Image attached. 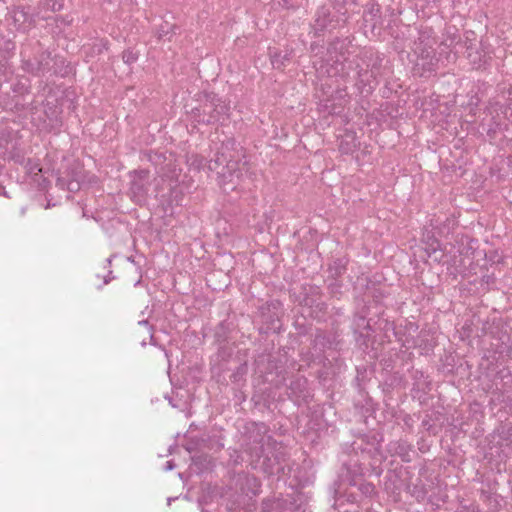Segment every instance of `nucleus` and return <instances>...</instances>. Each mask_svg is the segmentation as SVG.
<instances>
[{"instance_id": "1", "label": "nucleus", "mask_w": 512, "mask_h": 512, "mask_svg": "<svg viewBox=\"0 0 512 512\" xmlns=\"http://www.w3.org/2000/svg\"><path fill=\"white\" fill-rule=\"evenodd\" d=\"M147 176H148V174L145 171L133 172V174H132L133 180H132L131 190L134 195H138L142 192L143 184L140 182L145 180L147 178Z\"/></svg>"}, {"instance_id": "2", "label": "nucleus", "mask_w": 512, "mask_h": 512, "mask_svg": "<svg viewBox=\"0 0 512 512\" xmlns=\"http://www.w3.org/2000/svg\"><path fill=\"white\" fill-rule=\"evenodd\" d=\"M13 17L15 21H20L21 19H25V13L23 12V10H17L14 12Z\"/></svg>"}, {"instance_id": "3", "label": "nucleus", "mask_w": 512, "mask_h": 512, "mask_svg": "<svg viewBox=\"0 0 512 512\" xmlns=\"http://www.w3.org/2000/svg\"><path fill=\"white\" fill-rule=\"evenodd\" d=\"M166 469H167V470H171V469H173V464H172L170 461H168V462H167Z\"/></svg>"}]
</instances>
